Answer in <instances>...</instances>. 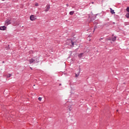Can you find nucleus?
Returning a JSON list of instances; mask_svg holds the SVG:
<instances>
[{"instance_id": "2", "label": "nucleus", "mask_w": 129, "mask_h": 129, "mask_svg": "<svg viewBox=\"0 0 129 129\" xmlns=\"http://www.w3.org/2000/svg\"><path fill=\"white\" fill-rule=\"evenodd\" d=\"M9 25H11V20L7 19L5 21V26H9Z\"/></svg>"}, {"instance_id": "3", "label": "nucleus", "mask_w": 129, "mask_h": 129, "mask_svg": "<svg viewBox=\"0 0 129 129\" xmlns=\"http://www.w3.org/2000/svg\"><path fill=\"white\" fill-rule=\"evenodd\" d=\"M0 30L1 31H6L7 30V27L5 26L0 27Z\"/></svg>"}, {"instance_id": "6", "label": "nucleus", "mask_w": 129, "mask_h": 129, "mask_svg": "<svg viewBox=\"0 0 129 129\" xmlns=\"http://www.w3.org/2000/svg\"><path fill=\"white\" fill-rule=\"evenodd\" d=\"M71 43H72V47H75L74 45H77L76 43L73 42V40H71Z\"/></svg>"}, {"instance_id": "7", "label": "nucleus", "mask_w": 129, "mask_h": 129, "mask_svg": "<svg viewBox=\"0 0 129 129\" xmlns=\"http://www.w3.org/2000/svg\"><path fill=\"white\" fill-rule=\"evenodd\" d=\"M110 13L112 14V15H113V14H115V12H114V10H113L112 9L110 8Z\"/></svg>"}, {"instance_id": "28", "label": "nucleus", "mask_w": 129, "mask_h": 129, "mask_svg": "<svg viewBox=\"0 0 129 129\" xmlns=\"http://www.w3.org/2000/svg\"><path fill=\"white\" fill-rule=\"evenodd\" d=\"M77 49H78V47H77Z\"/></svg>"}, {"instance_id": "24", "label": "nucleus", "mask_w": 129, "mask_h": 129, "mask_svg": "<svg viewBox=\"0 0 129 129\" xmlns=\"http://www.w3.org/2000/svg\"><path fill=\"white\" fill-rule=\"evenodd\" d=\"M3 63H5V61H3Z\"/></svg>"}, {"instance_id": "4", "label": "nucleus", "mask_w": 129, "mask_h": 129, "mask_svg": "<svg viewBox=\"0 0 129 129\" xmlns=\"http://www.w3.org/2000/svg\"><path fill=\"white\" fill-rule=\"evenodd\" d=\"M35 61H36V59H35V57H33V58L29 59V62H30V64H32V63H34V62H35Z\"/></svg>"}, {"instance_id": "25", "label": "nucleus", "mask_w": 129, "mask_h": 129, "mask_svg": "<svg viewBox=\"0 0 129 129\" xmlns=\"http://www.w3.org/2000/svg\"><path fill=\"white\" fill-rule=\"evenodd\" d=\"M112 36H114V35L113 34V35H112Z\"/></svg>"}, {"instance_id": "27", "label": "nucleus", "mask_w": 129, "mask_h": 129, "mask_svg": "<svg viewBox=\"0 0 129 129\" xmlns=\"http://www.w3.org/2000/svg\"><path fill=\"white\" fill-rule=\"evenodd\" d=\"M123 84H125V83H124Z\"/></svg>"}, {"instance_id": "29", "label": "nucleus", "mask_w": 129, "mask_h": 129, "mask_svg": "<svg viewBox=\"0 0 129 129\" xmlns=\"http://www.w3.org/2000/svg\"><path fill=\"white\" fill-rule=\"evenodd\" d=\"M34 86H35V85H34Z\"/></svg>"}, {"instance_id": "32", "label": "nucleus", "mask_w": 129, "mask_h": 129, "mask_svg": "<svg viewBox=\"0 0 129 129\" xmlns=\"http://www.w3.org/2000/svg\"><path fill=\"white\" fill-rule=\"evenodd\" d=\"M2 1H5V0H2Z\"/></svg>"}, {"instance_id": "19", "label": "nucleus", "mask_w": 129, "mask_h": 129, "mask_svg": "<svg viewBox=\"0 0 129 129\" xmlns=\"http://www.w3.org/2000/svg\"><path fill=\"white\" fill-rule=\"evenodd\" d=\"M35 6L36 7H38V6H39V4L38 3H36Z\"/></svg>"}, {"instance_id": "8", "label": "nucleus", "mask_w": 129, "mask_h": 129, "mask_svg": "<svg viewBox=\"0 0 129 129\" xmlns=\"http://www.w3.org/2000/svg\"><path fill=\"white\" fill-rule=\"evenodd\" d=\"M35 60L34 62L35 63H38V62H39V58L38 57H37V58L35 57Z\"/></svg>"}, {"instance_id": "1", "label": "nucleus", "mask_w": 129, "mask_h": 129, "mask_svg": "<svg viewBox=\"0 0 129 129\" xmlns=\"http://www.w3.org/2000/svg\"><path fill=\"white\" fill-rule=\"evenodd\" d=\"M31 21H35V20H37V16L32 15L30 17Z\"/></svg>"}, {"instance_id": "20", "label": "nucleus", "mask_w": 129, "mask_h": 129, "mask_svg": "<svg viewBox=\"0 0 129 129\" xmlns=\"http://www.w3.org/2000/svg\"><path fill=\"white\" fill-rule=\"evenodd\" d=\"M101 40H103V38H101L99 39V41H101Z\"/></svg>"}, {"instance_id": "21", "label": "nucleus", "mask_w": 129, "mask_h": 129, "mask_svg": "<svg viewBox=\"0 0 129 129\" xmlns=\"http://www.w3.org/2000/svg\"><path fill=\"white\" fill-rule=\"evenodd\" d=\"M67 7H69V4H66Z\"/></svg>"}, {"instance_id": "12", "label": "nucleus", "mask_w": 129, "mask_h": 129, "mask_svg": "<svg viewBox=\"0 0 129 129\" xmlns=\"http://www.w3.org/2000/svg\"><path fill=\"white\" fill-rule=\"evenodd\" d=\"M73 14H74V11H71L70 12V15H71V16H72Z\"/></svg>"}, {"instance_id": "30", "label": "nucleus", "mask_w": 129, "mask_h": 129, "mask_svg": "<svg viewBox=\"0 0 129 129\" xmlns=\"http://www.w3.org/2000/svg\"><path fill=\"white\" fill-rule=\"evenodd\" d=\"M117 111H118V110H117Z\"/></svg>"}, {"instance_id": "18", "label": "nucleus", "mask_w": 129, "mask_h": 129, "mask_svg": "<svg viewBox=\"0 0 129 129\" xmlns=\"http://www.w3.org/2000/svg\"><path fill=\"white\" fill-rule=\"evenodd\" d=\"M95 29H96V26L94 27V30H93V33H94V31H95Z\"/></svg>"}, {"instance_id": "13", "label": "nucleus", "mask_w": 129, "mask_h": 129, "mask_svg": "<svg viewBox=\"0 0 129 129\" xmlns=\"http://www.w3.org/2000/svg\"><path fill=\"white\" fill-rule=\"evenodd\" d=\"M82 55H83V53H80L79 54V58H81V57H82Z\"/></svg>"}, {"instance_id": "23", "label": "nucleus", "mask_w": 129, "mask_h": 129, "mask_svg": "<svg viewBox=\"0 0 129 129\" xmlns=\"http://www.w3.org/2000/svg\"><path fill=\"white\" fill-rule=\"evenodd\" d=\"M92 4H94V2H92Z\"/></svg>"}, {"instance_id": "16", "label": "nucleus", "mask_w": 129, "mask_h": 129, "mask_svg": "<svg viewBox=\"0 0 129 129\" xmlns=\"http://www.w3.org/2000/svg\"><path fill=\"white\" fill-rule=\"evenodd\" d=\"M107 40L108 41H111V38L110 37H109V38H107Z\"/></svg>"}, {"instance_id": "10", "label": "nucleus", "mask_w": 129, "mask_h": 129, "mask_svg": "<svg viewBox=\"0 0 129 129\" xmlns=\"http://www.w3.org/2000/svg\"><path fill=\"white\" fill-rule=\"evenodd\" d=\"M80 73V71H79V72L78 74L75 73L76 77H78V76H79Z\"/></svg>"}, {"instance_id": "22", "label": "nucleus", "mask_w": 129, "mask_h": 129, "mask_svg": "<svg viewBox=\"0 0 129 129\" xmlns=\"http://www.w3.org/2000/svg\"><path fill=\"white\" fill-rule=\"evenodd\" d=\"M30 69H31V70H33V69H32V68H30Z\"/></svg>"}, {"instance_id": "15", "label": "nucleus", "mask_w": 129, "mask_h": 129, "mask_svg": "<svg viewBox=\"0 0 129 129\" xmlns=\"http://www.w3.org/2000/svg\"><path fill=\"white\" fill-rule=\"evenodd\" d=\"M38 100H39V101H42V97H39Z\"/></svg>"}, {"instance_id": "26", "label": "nucleus", "mask_w": 129, "mask_h": 129, "mask_svg": "<svg viewBox=\"0 0 129 129\" xmlns=\"http://www.w3.org/2000/svg\"><path fill=\"white\" fill-rule=\"evenodd\" d=\"M7 50H9V48H7Z\"/></svg>"}, {"instance_id": "11", "label": "nucleus", "mask_w": 129, "mask_h": 129, "mask_svg": "<svg viewBox=\"0 0 129 129\" xmlns=\"http://www.w3.org/2000/svg\"><path fill=\"white\" fill-rule=\"evenodd\" d=\"M125 17H126V18H127V19H129V13H127V14L125 15Z\"/></svg>"}, {"instance_id": "5", "label": "nucleus", "mask_w": 129, "mask_h": 129, "mask_svg": "<svg viewBox=\"0 0 129 129\" xmlns=\"http://www.w3.org/2000/svg\"><path fill=\"white\" fill-rule=\"evenodd\" d=\"M50 10V5H47L46 6V9L45 10V12H48Z\"/></svg>"}, {"instance_id": "17", "label": "nucleus", "mask_w": 129, "mask_h": 129, "mask_svg": "<svg viewBox=\"0 0 129 129\" xmlns=\"http://www.w3.org/2000/svg\"><path fill=\"white\" fill-rule=\"evenodd\" d=\"M11 76H12V74H9V76H8L7 77H8V78H10V77H11Z\"/></svg>"}, {"instance_id": "14", "label": "nucleus", "mask_w": 129, "mask_h": 129, "mask_svg": "<svg viewBox=\"0 0 129 129\" xmlns=\"http://www.w3.org/2000/svg\"><path fill=\"white\" fill-rule=\"evenodd\" d=\"M126 12H127L128 13H129V7H127L126 9Z\"/></svg>"}, {"instance_id": "9", "label": "nucleus", "mask_w": 129, "mask_h": 129, "mask_svg": "<svg viewBox=\"0 0 129 129\" xmlns=\"http://www.w3.org/2000/svg\"><path fill=\"white\" fill-rule=\"evenodd\" d=\"M116 40V37L114 36L113 38H112V41L113 42H115Z\"/></svg>"}, {"instance_id": "31", "label": "nucleus", "mask_w": 129, "mask_h": 129, "mask_svg": "<svg viewBox=\"0 0 129 129\" xmlns=\"http://www.w3.org/2000/svg\"><path fill=\"white\" fill-rule=\"evenodd\" d=\"M60 86H61V84H59Z\"/></svg>"}]
</instances>
